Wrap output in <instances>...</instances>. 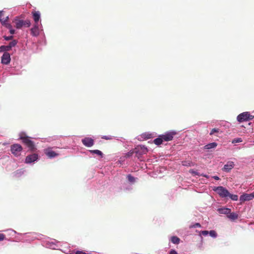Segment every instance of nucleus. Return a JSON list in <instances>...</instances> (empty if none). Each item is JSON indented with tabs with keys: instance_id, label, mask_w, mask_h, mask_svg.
<instances>
[{
	"instance_id": "ddd939ff",
	"label": "nucleus",
	"mask_w": 254,
	"mask_h": 254,
	"mask_svg": "<svg viewBox=\"0 0 254 254\" xmlns=\"http://www.w3.org/2000/svg\"><path fill=\"white\" fill-rule=\"evenodd\" d=\"M235 166L234 163L232 161H229L224 166L222 169L223 171L229 172Z\"/></svg>"
},
{
	"instance_id": "7ed1b4c3",
	"label": "nucleus",
	"mask_w": 254,
	"mask_h": 254,
	"mask_svg": "<svg viewBox=\"0 0 254 254\" xmlns=\"http://www.w3.org/2000/svg\"><path fill=\"white\" fill-rule=\"evenodd\" d=\"M13 22L15 23V27L17 29H21L23 27H29L31 25V22L29 20L15 19Z\"/></svg>"
},
{
	"instance_id": "1a4fd4ad",
	"label": "nucleus",
	"mask_w": 254,
	"mask_h": 254,
	"mask_svg": "<svg viewBox=\"0 0 254 254\" xmlns=\"http://www.w3.org/2000/svg\"><path fill=\"white\" fill-rule=\"evenodd\" d=\"M83 145L86 147H91L94 145V141L90 137H85L81 140Z\"/></svg>"
},
{
	"instance_id": "6e6552de",
	"label": "nucleus",
	"mask_w": 254,
	"mask_h": 254,
	"mask_svg": "<svg viewBox=\"0 0 254 254\" xmlns=\"http://www.w3.org/2000/svg\"><path fill=\"white\" fill-rule=\"evenodd\" d=\"M254 198V192L251 194L244 193L240 197V200L241 202L251 200Z\"/></svg>"
},
{
	"instance_id": "4c0bfd02",
	"label": "nucleus",
	"mask_w": 254,
	"mask_h": 254,
	"mask_svg": "<svg viewBox=\"0 0 254 254\" xmlns=\"http://www.w3.org/2000/svg\"><path fill=\"white\" fill-rule=\"evenodd\" d=\"M5 238V235L3 234L0 233V241H2Z\"/></svg>"
},
{
	"instance_id": "c9c22d12",
	"label": "nucleus",
	"mask_w": 254,
	"mask_h": 254,
	"mask_svg": "<svg viewBox=\"0 0 254 254\" xmlns=\"http://www.w3.org/2000/svg\"><path fill=\"white\" fill-rule=\"evenodd\" d=\"M34 17V21H35V24H38V22H39L40 20V17Z\"/></svg>"
},
{
	"instance_id": "393cba45",
	"label": "nucleus",
	"mask_w": 254,
	"mask_h": 254,
	"mask_svg": "<svg viewBox=\"0 0 254 254\" xmlns=\"http://www.w3.org/2000/svg\"><path fill=\"white\" fill-rule=\"evenodd\" d=\"M128 181L131 183H134L135 182V178L131 175H128L127 176Z\"/></svg>"
},
{
	"instance_id": "f704fd0d",
	"label": "nucleus",
	"mask_w": 254,
	"mask_h": 254,
	"mask_svg": "<svg viewBox=\"0 0 254 254\" xmlns=\"http://www.w3.org/2000/svg\"><path fill=\"white\" fill-rule=\"evenodd\" d=\"M32 14H33V15L32 16H40V12L38 11H33L32 12Z\"/></svg>"
},
{
	"instance_id": "f257e3e1",
	"label": "nucleus",
	"mask_w": 254,
	"mask_h": 254,
	"mask_svg": "<svg viewBox=\"0 0 254 254\" xmlns=\"http://www.w3.org/2000/svg\"><path fill=\"white\" fill-rule=\"evenodd\" d=\"M20 139L22 140V142L27 146L30 150L34 151L35 149L34 142L24 133H22L20 134Z\"/></svg>"
},
{
	"instance_id": "a878e982",
	"label": "nucleus",
	"mask_w": 254,
	"mask_h": 254,
	"mask_svg": "<svg viewBox=\"0 0 254 254\" xmlns=\"http://www.w3.org/2000/svg\"><path fill=\"white\" fill-rule=\"evenodd\" d=\"M142 136L145 139H149V138H152V135L150 133H145L142 134Z\"/></svg>"
},
{
	"instance_id": "9b49d317",
	"label": "nucleus",
	"mask_w": 254,
	"mask_h": 254,
	"mask_svg": "<svg viewBox=\"0 0 254 254\" xmlns=\"http://www.w3.org/2000/svg\"><path fill=\"white\" fill-rule=\"evenodd\" d=\"M38 159V154L34 153L29 155H28L25 159V163H31L34 162Z\"/></svg>"
},
{
	"instance_id": "f3484780",
	"label": "nucleus",
	"mask_w": 254,
	"mask_h": 254,
	"mask_svg": "<svg viewBox=\"0 0 254 254\" xmlns=\"http://www.w3.org/2000/svg\"><path fill=\"white\" fill-rule=\"evenodd\" d=\"M227 217L232 220H235L238 218V214L234 212H230Z\"/></svg>"
},
{
	"instance_id": "a18cd8bd",
	"label": "nucleus",
	"mask_w": 254,
	"mask_h": 254,
	"mask_svg": "<svg viewBox=\"0 0 254 254\" xmlns=\"http://www.w3.org/2000/svg\"><path fill=\"white\" fill-rule=\"evenodd\" d=\"M203 176L205 177V178H208L207 176H206V175H203Z\"/></svg>"
},
{
	"instance_id": "2f4dec72",
	"label": "nucleus",
	"mask_w": 254,
	"mask_h": 254,
	"mask_svg": "<svg viewBox=\"0 0 254 254\" xmlns=\"http://www.w3.org/2000/svg\"><path fill=\"white\" fill-rule=\"evenodd\" d=\"M13 37L12 36H3V38L6 41H9V40H12L13 39Z\"/></svg>"
},
{
	"instance_id": "20e7f679",
	"label": "nucleus",
	"mask_w": 254,
	"mask_h": 254,
	"mask_svg": "<svg viewBox=\"0 0 254 254\" xmlns=\"http://www.w3.org/2000/svg\"><path fill=\"white\" fill-rule=\"evenodd\" d=\"M221 197H226L230 194L228 190L223 187H218L213 189Z\"/></svg>"
},
{
	"instance_id": "a211bd4d",
	"label": "nucleus",
	"mask_w": 254,
	"mask_h": 254,
	"mask_svg": "<svg viewBox=\"0 0 254 254\" xmlns=\"http://www.w3.org/2000/svg\"><path fill=\"white\" fill-rule=\"evenodd\" d=\"M219 211L221 214H228L231 212V209L227 208H223L219 209Z\"/></svg>"
},
{
	"instance_id": "e433bc0d",
	"label": "nucleus",
	"mask_w": 254,
	"mask_h": 254,
	"mask_svg": "<svg viewBox=\"0 0 254 254\" xmlns=\"http://www.w3.org/2000/svg\"><path fill=\"white\" fill-rule=\"evenodd\" d=\"M209 233V232L208 231H202L201 232V234L203 235V236H206Z\"/></svg>"
},
{
	"instance_id": "7c9ffc66",
	"label": "nucleus",
	"mask_w": 254,
	"mask_h": 254,
	"mask_svg": "<svg viewBox=\"0 0 254 254\" xmlns=\"http://www.w3.org/2000/svg\"><path fill=\"white\" fill-rule=\"evenodd\" d=\"M102 138L105 139L106 140H111V139H113V137L111 135H109V136L104 135L102 137Z\"/></svg>"
},
{
	"instance_id": "aec40b11",
	"label": "nucleus",
	"mask_w": 254,
	"mask_h": 254,
	"mask_svg": "<svg viewBox=\"0 0 254 254\" xmlns=\"http://www.w3.org/2000/svg\"><path fill=\"white\" fill-rule=\"evenodd\" d=\"M90 152L92 154H96L100 156L101 158L103 157V153L99 150H90Z\"/></svg>"
},
{
	"instance_id": "37998d69",
	"label": "nucleus",
	"mask_w": 254,
	"mask_h": 254,
	"mask_svg": "<svg viewBox=\"0 0 254 254\" xmlns=\"http://www.w3.org/2000/svg\"><path fill=\"white\" fill-rule=\"evenodd\" d=\"M213 178H214L216 180H219L220 179V178L218 176H213Z\"/></svg>"
},
{
	"instance_id": "2eb2a0df",
	"label": "nucleus",
	"mask_w": 254,
	"mask_h": 254,
	"mask_svg": "<svg viewBox=\"0 0 254 254\" xmlns=\"http://www.w3.org/2000/svg\"><path fill=\"white\" fill-rule=\"evenodd\" d=\"M217 143L216 142H212L210 143H208L206 145H205L204 147L205 149L209 150L211 149L215 148L217 147Z\"/></svg>"
},
{
	"instance_id": "9d476101",
	"label": "nucleus",
	"mask_w": 254,
	"mask_h": 254,
	"mask_svg": "<svg viewBox=\"0 0 254 254\" xmlns=\"http://www.w3.org/2000/svg\"><path fill=\"white\" fill-rule=\"evenodd\" d=\"M46 155L50 158H54L59 155V154L52 150V148H48L45 150Z\"/></svg>"
},
{
	"instance_id": "423d86ee",
	"label": "nucleus",
	"mask_w": 254,
	"mask_h": 254,
	"mask_svg": "<svg viewBox=\"0 0 254 254\" xmlns=\"http://www.w3.org/2000/svg\"><path fill=\"white\" fill-rule=\"evenodd\" d=\"M134 152L136 156L139 158L140 156L142 154H145L148 152L147 148L144 146H138L134 149Z\"/></svg>"
},
{
	"instance_id": "6ab92c4d",
	"label": "nucleus",
	"mask_w": 254,
	"mask_h": 254,
	"mask_svg": "<svg viewBox=\"0 0 254 254\" xmlns=\"http://www.w3.org/2000/svg\"><path fill=\"white\" fill-rule=\"evenodd\" d=\"M171 242L175 244H178L180 242V239L177 236H172L171 238Z\"/></svg>"
},
{
	"instance_id": "b1692460",
	"label": "nucleus",
	"mask_w": 254,
	"mask_h": 254,
	"mask_svg": "<svg viewBox=\"0 0 254 254\" xmlns=\"http://www.w3.org/2000/svg\"><path fill=\"white\" fill-rule=\"evenodd\" d=\"M228 196L233 200L236 201L238 199V196L236 194H231L230 193Z\"/></svg>"
},
{
	"instance_id": "473e14b6",
	"label": "nucleus",
	"mask_w": 254,
	"mask_h": 254,
	"mask_svg": "<svg viewBox=\"0 0 254 254\" xmlns=\"http://www.w3.org/2000/svg\"><path fill=\"white\" fill-rule=\"evenodd\" d=\"M201 225L199 223H196L194 225L190 226V228L200 227Z\"/></svg>"
},
{
	"instance_id": "f03ea898",
	"label": "nucleus",
	"mask_w": 254,
	"mask_h": 254,
	"mask_svg": "<svg viewBox=\"0 0 254 254\" xmlns=\"http://www.w3.org/2000/svg\"><path fill=\"white\" fill-rule=\"evenodd\" d=\"M254 116L250 114L248 112H243L237 116V119L239 122H243L252 120Z\"/></svg>"
},
{
	"instance_id": "c85d7f7f",
	"label": "nucleus",
	"mask_w": 254,
	"mask_h": 254,
	"mask_svg": "<svg viewBox=\"0 0 254 254\" xmlns=\"http://www.w3.org/2000/svg\"><path fill=\"white\" fill-rule=\"evenodd\" d=\"M134 152H135L134 151L130 150V151L127 152V154H126L125 157L127 158L131 156Z\"/></svg>"
},
{
	"instance_id": "4be33fe9",
	"label": "nucleus",
	"mask_w": 254,
	"mask_h": 254,
	"mask_svg": "<svg viewBox=\"0 0 254 254\" xmlns=\"http://www.w3.org/2000/svg\"><path fill=\"white\" fill-rule=\"evenodd\" d=\"M8 18L9 17H3V18H1V17H0V22L2 25H5L8 20Z\"/></svg>"
},
{
	"instance_id": "39448f33",
	"label": "nucleus",
	"mask_w": 254,
	"mask_h": 254,
	"mask_svg": "<svg viewBox=\"0 0 254 254\" xmlns=\"http://www.w3.org/2000/svg\"><path fill=\"white\" fill-rule=\"evenodd\" d=\"M22 150V147L20 144H14L11 146V151L15 156H19Z\"/></svg>"
},
{
	"instance_id": "a19ab883",
	"label": "nucleus",
	"mask_w": 254,
	"mask_h": 254,
	"mask_svg": "<svg viewBox=\"0 0 254 254\" xmlns=\"http://www.w3.org/2000/svg\"><path fill=\"white\" fill-rule=\"evenodd\" d=\"M5 26L7 28H9V29H11V27H12V26H11V25L10 24H8V23H6V24L5 25Z\"/></svg>"
},
{
	"instance_id": "c756f323",
	"label": "nucleus",
	"mask_w": 254,
	"mask_h": 254,
	"mask_svg": "<svg viewBox=\"0 0 254 254\" xmlns=\"http://www.w3.org/2000/svg\"><path fill=\"white\" fill-rule=\"evenodd\" d=\"M219 131V129L218 128H213L211 132H210V135H212L215 133H218Z\"/></svg>"
},
{
	"instance_id": "72a5a7b5",
	"label": "nucleus",
	"mask_w": 254,
	"mask_h": 254,
	"mask_svg": "<svg viewBox=\"0 0 254 254\" xmlns=\"http://www.w3.org/2000/svg\"><path fill=\"white\" fill-rule=\"evenodd\" d=\"M183 165L186 166H190L191 163L189 162H188L187 161H184L182 162Z\"/></svg>"
},
{
	"instance_id": "bb28decb",
	"label": "nucleus",
	"mask_w": 254,
	"mask_h": 254,
	"mask_svg": "<svg viewBox=\"0 0 254 254\" xmlns=\"http://www.w3.org/2000/svg\"><path fill=\"white\" fill-rule=\"evenodd\" d=\"M242 142V139L241 138H234L232 141V143H236Z\"/></svg>"
},
{
	"instance_id": "c03bdc74",
	"label": "nucleus",
	"mask_w": 254,
	"mask_h": 254,
	"mask_svg": "<svg viewBox=\"0 0 254 254\" xmlns=\"http://www.w3.org/2000/svg\"><path fill=\"white\" fill-rule=\"evenodd\" d=\"M4 14V12L3 10H0V16H1L2 15Z\"/></svg>"
},
{
	"instance_id": "cd10ccee",
	"label": "nucleus",
	"mask_w": 254,
	"mask_h": 254,
	"mask_svg": "<svg viewBox=\"0 0 254 254\" xmlns=\"http://www.w3.org/2000/svg\"><path fill=\"white\" fill-rule=\"evenodd\" d=\"M209 234L213 238H215L217 236V234L214 230H211L210 232H209Z\"/></svg>"
},
{
	"instance_id": "79ce46f5",
	"label": "nucleus",
	"mask_w": 254,
	"mask_h": 254,
	"mask_svg": "<svg viewBox=\"0 0 254 254\" xmlns=\"http://www.w3.org/2000/svg\"><path fill=\"white\" fill-rule=\"evenodd\" d=\"M9 32L11 34H14L15 33V30L12 29H10L9 30Z\"/></svg>"
},
{
	"instance_id": "0eeeda50",
	"label": "nucleus",
	"mask_w": 254,
	"mask_h": 254,
	"mask_svg": "<svg viewBox=\"0 0 254 254\" xmlns=\"http://www.w3.org/2000/svg\"><path fill=\"white\" fill-rule=\"evenodd\" d=\"M176 134V132L174 131L166 132L164 134H162L161 137L164 141H169L173 140L174 136Z\"/></svg>"
},
{
	"instance_id": "5701e85b",
	"label": "nucleus",
	"mask_w": 254,
	"mask_h": 254,
	"mask_svg": "<svg viewBox=\"0 0 254 254\" xmlns=\"http://www.w3.org/2000/svg\"><path fill=\"white\" fill-rule=\"evenodd\" d=\"M17 43V41L15 40H14L10 42L8 45L9 49L10 50L12 47L15 46Z\"/></svg>"
},
{
	"instance_id": "58836bf2",
	"label": "nucleus",
	"mask_w": 254,
	"mask_h": 254,
	"mask_svg": "<svg viewBox=\"0 0 254 254\" xmlns=\"http://www.w3.org/2000/svg\"><path fill=\"white\" fill-rule=\"evenodd\" d=\"M170 254H178V253L175 250H171L170 252Z\"/></svg>"
},
{
	"instance_id": "dca6fc26",
	"label": "nucleus",
	"mask_w": 254,
	"mask_h": 254,
	"mask_svg": "<svg viewBox=\"0 0 254 254\" xmlns=\"http://www.w3.org/2000/svg\"><path fill=\"white\" fill-rule=\"evenodd\" d=\"M161 135H160L159 137L154 140V143L157 145H160L164 141L163 138L161 137Z\"/></svg>"
},
{
	"instance_id": "ea45409f",
	"label": "nucleus",
	"mask_w": 254,
	"mask_h": 254,
	"mask_svg": "<svg viewBox=\"0 0 254 254\" xmlns=\"http://www.w3.org/2000/svg\"><path fill=\"white\" fill-rule=\"evenodd\" d=\"M75 254H88L82 251H77Z\"/></svg>"
},
{
	"instance_id": "f8f14e48",
	"label": "nucleus",
	"mask_w": 254,
	"mask_h": 254,
	"mask_svg": "<svg viewBox=\"0 0 254 254\" xmlns=\"http://www.w3.org/2000/svg\"><path fill=\"white\" fill-rule=\"evenodd\" d=\"M10 62V57L9 53L4 52L1 57V63L8 64Z\"/></svg>"
},
{
	"instance_id": "4468645a",
	"label": "nucleus",
	"mask_w": 254,
	"mask_h": 254,
	"mask_svg": "<svg viewBox=\"0 0 254 254\" xmlns=\"http://www.w3.org/2000/svg\"><path fill=\"white\" fill-rule=\"evenodd\" d=\"M31 33L33 36L37 37L39 34V29L38 24H35L31 29Z\"/></svg>"
},
{
	"instance_id": "412c9836",
	"label": "nucleus",
	"mask_w": 254,
	"mask_h": 254,
	"mask_svg": "<svg viewBox=\"0 0 254 254\" xmlns=\"http://www.w3.org/2000/svg\"><path fill=\"white\" fill-rule=\"evenodd\" d=\"M8 46H1L0 47V52H6L9 51Z\"/></svg>"
}]
</instances>
